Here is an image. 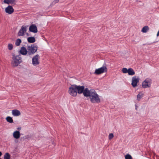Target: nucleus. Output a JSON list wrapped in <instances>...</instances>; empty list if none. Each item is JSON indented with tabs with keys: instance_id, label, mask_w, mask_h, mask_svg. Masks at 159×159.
Segmentation results:
<instances>
[{
	"instance_id": "aec40b11",
	"label": "nucleus",
	"mask_w": 159,
	"mask_h": 159,
	"mask_svg": "<svg viewBox=\"0 0 159 159\" xmlns=\"http://www.w3.org/2000/svg\"><path fill=\"white\" fill-rule=\"evenodd\" d=\"M128 73L129 75H133L135 74V72L134 70L131 68L128 69Z\"/></svg>"
},
{
	"instance_id": "f03ea898",
	"label": "nucleus",
	"mask_w": 159,
	"mask_h": 159,
	"mask_svg": "<svg viewBox=\"0 0 159 159\" xmlns=\"http://www.w3.org/2000/svg\"><path fill=\"white\" fill-rule=\"evenodd\" d=\"M13 61L11 62V65L13 67H16L21 62V57L20 55H13L12 57Z\"/></svg>"
},
{
	"instance_id": "72a5a7b5",
	"label": "nucleus",
	"mask_w": 159,
	"mask_h": 159,
	"mask_svg": "<svg viewBox=\"0 0 159 159\" xmlns=\"http://www.w3.org/2000/svg\"><path fill=\"white\" fill-rule=\"evenodd\" d=\"M53 144H54V145H55V144L54 143H53Z\"/></svg>"
},
{
	"instance_id": "dca6fc26",
	"label": "nucleus",
	"mask_w": 159,
	"mask_h": 159,
	"mask_svg": "<svg viewBox=\"0 0 159 159\" xmlns=\"http://www.w3.org/2000/svg\"><path fill=\"white\" fill-rule=\"evenodd\" d=\"M11 112L12 115L15 116H17L20 115V111L16 109L12 110Z\"/></svg>"
},
{
	"instance_id": "473e14b6",
	"label": "nucleus",
	"mask_w": 159,
	"mask_h": 159,
	"mask_svg": "<svg viewBox=\"0 0 159 159\" xmlns=\"http://www.w3.org/2000/svg\"><path fill=\"white\" fill-rule=\"evenodd\" d=\"M137 105H135V109H136V110H137Z\"/></svg>"
},
{
	"instance_id": "9d476101",
	"label": "nucleus",
	"mask_w": 159,
	"mask_h": 159,
	"mask_svg": "<svg viewBox=\"0 0 159 159\" xmlns=\"http://www.w3.org/2000/svg\"><path fill=\"white\" fill-rule=\"evenodd\" d=\"M94 89L89 90L87 88L85 89L83 93L84 96L86 97H90L91 92H93Z\"/></svg>"
},
{
	"instance_id": "5701e85b",
	"label": "nucleus",
	"mask_w": 159,
	"mask_h": 159,
	"mask_svg": "<svg viewBox=\"0 0 159 159\" xmlns=\"http://www.w3.org/2000/svg\"><path fill=\"white\" fill-rule=\"evenodd\" d=\"M21 42V40L20 39H18L16 40L15 42V45L16 46H19L20 45Z\"/></svg>"
},
{
	"instance_id": "f3484780",
	"label": "nucleus",
	"mask_w": 159,
	"mask_h": 159,
	"mask_svg": "<svg viewBox=\"0 0 159 159\" xmlns=\"http://www.w3.org/2000/svg\"><path fill=\"white\" fill-rule=\"evenodd\" d=\"M16 0H4V3L6 4H15Z\"/></svg>"
},
{
	"instance_id": "393cba45",
	"label": "nucleus",
	"mask_w": 159,
	"mask_h": 159,
	"mask_svg": "<svg viewBox=\"0 0 159 159\" xmlns=\"http://www.w3.org/2000/svg\"><path fill=\"white\" fill-rule=\"evenodd\" d=\"M122 71L123 73H128V69H127L126 68H123L122 69Z\"/></svg>"
},
{
	"instance_id": "2eb2a0df",
	"label": "nucleus",
	"mask_w": 159,
	"mask_h": 159,
	"mask_svg": "<svg viewBox=\"0 0 159 159\" xmlns=\"http://www.w3.org/2000/svg\"><path fill=\"white\" fill-rule=\"evenodd\" d=\"M13 136L14 138L16 139H18L20 136V133L19 131H16L13 134Z\"/></svg>"
},
{
	"instance_id": "a211bd4d",
	"label": "nucleus",
	"mask_w": 159,
	"mask_h": 159,
	"mask_svg": "<svg viewBox=\"0 0 159 159\" xmlns=\"http://www.w3.org/2000/svg\"><path fill=\"white\" fill-rule=\"evenodd\" d=\"M143 95L144 94L143 92H139L137 96V100L139 101L141 99V98L143 97Z\"/></svg>"
},
{
	"instance_id": "412c9836",
	"label": "nucleus",
	"mask_w": 159,
	"mask_h": 159,
	"mask_svg": "<svg viewBox=\"0 0 159 159\" xmlns=\"http://www.w3.org/2000/svg\"><path fill=\"white\" fill-rule=\"evenodd\" d=\"M4 159H10V155L9 153L7 152L5 154Z\"/></svg>"
},
{
	"instance_id": "f257e3e1",
	"label": "nucleus",
	"mask_w": 159,
	"mask_h": 159,
	"mask_svg": "<svg viewBox=\"0 0 159 159\" xmlns=\"http://www.w3.org/2000/svg\"><path fill=\"white\" fill-rule=\"evenodd\" d=\"M91 92L89 97L90 101L93 103H99L101 102L100 96L97 94L96 92L94 90Z\"/></svg>"
},
{
	"instance_id": "ddd939ff",
	"label": "nucleus",
	"mask_w": 159,
	"mask_h": 159,
	"mask_svg": "<svg viewBox=\"0 0 159 159\" xmlns=\"http://www.w3.org/2000/svg\"><path fill=\"white\" fill-rule=\"evenodd\" d=\"M77 93L81 94L83 93L85 89L83 86H77L76 85Z\"/></svg>"
},
{
	"instance_id": "c85d7f7f",
	"label": "nucleus",
	"mask_w": 159,
	"mask_h": 159,
	"mask_svg": "<svg viewBox=\"0 0 159 159\" xmlns=\"http://www.w3.org/2000/svg\"><path fill=\"white\" fill-rule=\"evenodd\" d=\"M59 1V0H54L52 3V5H54L55 4L57 3Z\"/></svg>"
},
{
	"instance_id": "1a4fd4ad",
	"label": "nucleus",
	"mask_w": 159,
	"mask_h": 159,
	"mask_svg": "<svg viewBox=\"0 0 159 159\" xmlns=\"http://www.w3.org/2000/svg\"><path fill=\"white\" fill-rule=\"evenodd\" d=\"M26 28H27L26 26H22L18 33V36H20L24 35L25 33L27 31Z\"/></svg>"
},
{
	"instance_id": "bb28decb",
	"label": "nucleus",
	"mask_w": 159,
	"mask_h": 159,
	"mask_svg": "<svg viewBox=\"0 0 159 159\" xmlns=\"http://www.w3.org/2000/svg\"><path fill=\"white\" fill-rule=\"evenodd\" d=\"M13 45L12 44H11V43H9L8 44V49L9 50H12L13 48Z\"/></svg>"
},
{
	"instance_id": "4be33fe9",
	"label": "nucleus",
	"mask_w": 159,
	"mask_h": 159,
	"mask_svg": "<svg viewBox=\"0 0 159 159\" xmlns=\"http://www.w3.org/2000/svg\"><path fill=\"white\" fill-rule=\"evenodd\" d=\"M6 120L8 122L10 123H12L13 122V120L12 118L10 116H7V117Z\"/></svg>"
},
{
	"instance_id": "0eeeda50",
	"label": "nucleus",
	"mask_w": 159,
	"mask_h": 159,
	"mask_svg": "<svg viewBox=\"0 0 159 159\" xmlns=\"http://www.w3.org/2000/svg\"><path fill=\"white\" fill-rule=\"evenodd\" d=\"M40 57L38 54L34 56L32 59V64L34 66H36L39 64Z\"/></svg>"
},
{
	"instance_id": "2f4dec72",
	"label": "nucleus",
	"mask_w": 159,
	"mask_h": 159,
	"mask_svg": "<svg viewBox=\"0 0 159 159\" xmlns=\"http://www.w3.org/2000/svg\"><path fill=\"white\" fill-rule=\"evenodd\" d=\"M2 153L1 152H0V157L2 155Z\"/></svg>"
},
{
	"instance_id": "6e6552de",
	"label": "nucleus",
	"mask_w": 159,
	"mask_h": 159,
	"mask_svg": "<svg viewBox=\"0 0 159 159\" xmlns=\"http://www.w3.org/2000/svg\"><path fill=\"white\" fill-rule=\"evenodd\" d=\"M139 81V78L138 77L133 76L132 79L131 85L134 88L137 85V84Z\"/></svg>"
},
{
	"instance_id": "4468645a",
	"label": "nucleus",
	"mask_w": 159,
	"mask_h": 159,
	"mask_svg": "<svg viewBox=\"0 0 159 159\" xmlns=\"http://www.w3.org/2000/svg\"><path fill=\"white\" fill-rule=\"evenodd\" d=\"M19 52L21 54L23 55H25L28 53V50H27L26 48L23 47L21 48Z\"/></svg>"
},
{
	"instance_id": "6ab92c4d",
	"label": "nucleus",
	"mask_w": 159,
	"mask_h": 159,
	"mask_svg": "<svg viewBox=\"0 0 159 159\" xmlns=\"http://www.w3.org/2000/svg\"><path fill=\"white\" fill-rule=\"evenodd\" d=\"M27 40L30 43H34L35 41V39L34 37H30L28 38Z\"/></svg>"
},
{
	"instance_id": "f8f14e48",
	"label": "nucleus",
	"mask_w": 159,
	"mask_h": 159,
	"mask_svg": "<svg viewBox=\"0 0 159 159\" xmlns=\"http://www.w3.org/2000/svg\"><path fill=\"white\" fill-rule=\"evenodd\" d=\"M29 30L30 31L34 33H36L38 32L37 27L34 24H32L30 26Z\"/></svg>"
},
{
	"instance_id": "b1692460",
	"label": "nucleus",
	"mask_w": 159,
	"mask_h": 159,
	"mask_svg": "<svg viewBox=\"0 0 159 159\" xmlns=\"http://www.w3.org/2000/svg\"><path fill=\"white\" fill-rule=\"evenodd\" d=\"M148 30V26H145L142 29V31L143 33H146Z\"/></svg>"
},
{
	"instance_id": "cd10ccee",
	"label": "nucleus",
	"mask_w": 159,
	"mask_h": 159,
	"mask_svg": "<svg viewBox=\"0 0 159 159\" xmlns=\"http://www.w3.org/2000/svg\"><path fill=\"white\" fill-rule=\"evenodd\" d=\"M114 137L113 134L112 133H111L109 134L108 136V138L109 140H111Z\"/></svg>"
},
{
	"instance_id": "20e7f679",
	"label": "nucleus",
	"mask_w": 159,
	"mask_h": 159,
	"mask_svg": "<svg viewBox=\"0 0 159 159\" xmlns=\"http://www.w3.org/2000/svg\"><path fill=\"white\" fill-rule=\"evenodd\" d=\"M152 84V80L151 79L147 78L142 83V87L143 88L145 89L151 87Z\"/></svg>"
},
{
	"instance_id": "39448f33",
	"label": "nucleus",
	"mask_w": 159,
	"mask_h": 159,
	"mask_svg": "<svg viewBox=\"0 0 159 159\" xmlns=\"http://www.w3.org/2000/svg\"><path fill=\"white\" fill-rule=\"evenodd\" d=\"M28 50V54L31 55L34 53L37 50V46L34 44L29 46L27 47Z\"/></svg>"
},
{
	"instance_id": "f704fd0d",
	"label": "nucleus",
	"mask_w": 159,
	"mask_h": 159,
	"mask_svg": "<svg viewBox=\"0 0 159 159\" xmlns=\"http://www.w3.org/2000/svg\"><path fill=\"white\" fill-rule=\"evenodd\" d=\"M0 159H2L0 158Z\"/></svg>"
},
{
	"instance_id": "423d86ee",
	"label": "nucleus",
	"mask_w": 159,
	"mask_h": 159,
	"mask_svg": "<svg viewBox=\"0 0 159 159\" xmlns=\"http://www.w3.org/2000/svg\"><path fill=\"white\" fill-rule=\"evenodd\" d=\"M107 71V69L106 66V64H105L102 67L96 69L94 73L96 75H99L106 72Z\"/></svg>"
},
{
	"instance_id": "a878e982",
	"label": "nucleus",
	"mask_w": 159,
	"mask_h": 159,
	"mask_svg": "<svg viewBox=\"0 0 159 159\" xmlns=\"http://www.w3.org/2000/svg\"><path fill=\"white\" fill-rule=\"evenodd\" d=\"M125 159H132V158L130 155L128 154L125 156Z\"/></svg>"
},
{
	"instance_id": "9b49d317",
	"label": "nucleus",
	"mask_w": 159,
	"mask_h": 159,
	"mask_svg": "<svg viewBox=\"0 0 159 159\" xmlns=\"http://www.w3.org/2000/svg\"><path fill=\"white\" fill-rule=\"evenodd\" d=\"M14 11V10L11 6L9 5L5 9V12L9 14H12Z\"/></svg>"
},
{
	"instance_id": "c756f323",
	"label": "nucleus",
	"mask_w": 159,
	"mask_h": 159,
	"mask_svg": "<svg viewBox=\"0 0 159 159\" xmlns=\"http://www.w3.org/2000/svg\"><path fill=\"white\" fill-rule=\"evenodd\" d=\"M157 37L159 36V30L157 33Z\"/></svg>"
},
{
	"instance_id": "7ed1b4c3",
	"label": "nucleus",
	"mask_w": 159,
	"mask_h": 159,
	"mask_svg": "<svg viewBox=\"0 0 159 159\" xmlns=\"http://www.w3.org/2000/svg\"><path fill=\"white\" fill-rule=\"evenodd\" d=\"M68 93L71 96L76 97L77 94L76 85H72L69 87L68 90Z\"/></svg>"
},
{
	"instance_id": "7c9ffc66",
	"label": "nucleus",
	"mask_w": 159,
	"mask_h": 159,
	"mask_svg": "<svg viewBox=\"0 0 159 159\" xmlns=\"http://www.w3.org/2000/svg\"><path fill=\"white\" fill-rule=\"evenodd\" d=\"M17 129L19 130H21V127H18L17 128Z\"/></svg>"
}]
</instances>
